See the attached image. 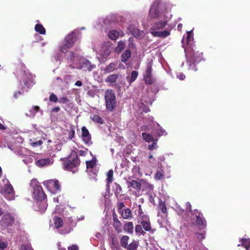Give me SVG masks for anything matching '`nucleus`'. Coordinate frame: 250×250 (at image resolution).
Returning a JSON list of instances; mask_svg holds the SVG:
<instances>
[{"label": "nucleus", "mask_w": 250, "mask_h": 250, "mask_svg": "<svg viewBox=\"0 0 250 250\" xmlns=\"http://www.w3.org/2000/svg\"><path fill=\"white\" fill-rule=\"evenodd\" d=\"M243 246L246 250H250V238H243L241 239V244H238V246Z\"/></svg>", "instance_id": "obj_28"}, {"label": "nucleus", "mask_w": 250, "mask_h": 250, "mask_svg": "<svg viewBox=\"0 0 250 250\" xmlns=\"http://www.w3.org/2000/svg\"><path fill=\"white\" fill-rule=\"evenodd\" d=\"M133 224L132 222H126L124 225V229L128 233L132 234L133 232Z\"/></svg>", "instance_id": "obj_22"}, {"label": "nucleus", "mask_w": 250, "mask_h": 250, "mask_svg": "<svg viewBox=\"0 0 250 250\" xmlns=\"http://www.w3.org/2000/svg\"><path fill=\"white\" fill-rule=\"evenodd\" d=\"M167 3L161 0H155L151 5L149 10L148 16L151 19H156L163 17L164 19L167 20L171 18L167 15Z\"/></svg>", "instance_id": "obj_2"}, {"label": "nucleus", "mask_w": 250, "mask_h": 250, "mask_svg": "<svg viewBox=\"0 0 250 250\" xmlns=\"http://www.w3.org/2000/svg\"><path fill=\"white\" fill-rule=\"evenodd\" d=\"M60 108L58 106H57V107H54L53 109H52V111L53 112H58L59 110H60Z\"/></svg>", "instance_id": "obj_63"}, {"label": "nucleus", "mask_w": 250, "mask_h": 250, "mask_svg": "<svg viewBox=\"0 0 250 250\" xmlns=\"http://www.w3.org/2000/svg\"><path fill=\"white\" fill-rule=\"evenodd\" d=\"M156 141H157V140H156V141L154 140L153 141H152V143L151 144L148 145V149L149 150H152L154 149H155L157 147V146H156Z\"/></svg>", "instance_id": "obj_44"}, {"label": "nucleus", "mask_w": 250, "mask_h": 250, "mask_svg": "<svg viewBox=\"0 0 250 250\" xmlns=\"http://www.w3.org/2000/svg\"><path fill=\"white\" fill-rule=\"evenodd\" d=\"M79 247L76 245H73L70 247H68V250H78Z\"/></svg>", "instance_id": "obj_53"}, {"label": "nucleus", "mask_w": 250, "mask_h": 250, "mask_svg": "<svg viewBox=\"0 0 250 250\" xmlns=\"http://www.w3.org/2000/svg\"><path fill=\"white\" fill-rule=\"evenodd\" d=\"M113 170L112 169L109 170L107 172L106 174L107 178L106 179L107 184L109 185L113 182Z\"/></svg>", "instance_id": "obj_32"}, {"label": "nucleus", "mask_w": 250, "mask_h": 250, "mask_svg": "<svg viewBox=\"0 0 250 250\" xmlns=\"http://www.w3.org/2000/svg\"><path fill=\"white\" fill-rule=\"evenodd\" d=\"M30 186L33 189V197L37 201L36 205L38 206V209L41 211H44L47 207V202L45 201L47 197L46 194L39 182L36 179H33L31 181Z\"/></svg>", "instance_id": "obj_1"}, {"label": "nucleus", "mask_w": 250, "mask_h": 250, "mask_svg": "<svg viewBox=\"0 0 250 250\" xmlns=\"http://www.w3.org/2000/svg\"><path fill=\"white\" fill-rule=\"evenodd\" d=\"M191 36H192V32L191 31H188L187 32V39L188 42H189L190 41Z\"/></svg>", "instance_id": "obj_58"}, {"label": "nucleus", "mask_w": 250, "mask_h": 250, "mask_svg": "<svg viewBox=\"0 0 250 250\" xmlns=\"http://www.w3.org/2000/svg\"><path fill=\"white\" fill-rule=\"evenodd\" d=\"M21 250H33L29 247H27V246H23V248Z\"/></svg>", "instance_id": "obj_64"}, {"label": "nucleus", "mask_w": 250, "mask_h": 250, "mask_svg": "<svg viewBox=\"0 0 250 250\" xmlns=\"http://www.w3.org/2000/svg\"><path fill=\"white\" fill-rule=\"evenodd\" d=\"M138 76V72L136 70H134L131 72L130 76H128L126 77V79L128 83H129V84H131L132 82H134L136 80Z\"/></svg>", "instance_id": "obj_25"}, {"label": "nucleus", "mask_w": 250, "mask_h": 250, "mask_svg": "<svg viewBox=\"0 0 250 250\" xmlns=\"http://www.w3.org/2000/svg\"><path fill=\"white\" fill-rule=\"evenodd\" d=\"M120 212L122 217L124 219L130 220L132 218V212L129 208L122 209Z\"/></svg>", "instance_id": "obj_20"}, {"label": "nucleus", "mask_w": 250, "mask_h": 250, "mask_svg": "<svg viewBox=\"0 0 250 250\" xmlns=\"http://www.w3.org/2000/svg\"><path fill=\"white\" fill-rule=\"evenodd\" d=\"M163 177V175L160 171H157L155 174V179L156 180H160Z\"/></svg>", "instance_id": "obj_49"}, {"label": "nucleus", "mask_w": 250, "mask_h": 250, "mask_svg": "<svg viewBox=\"0 0 250 250\" xmlns=\"http://www.w3.org/2000/svg\"><path fill=\"white\" fill-rule=\"evenodd\" d=\"M54 224L55 227L58 229L62 226L63 222L60 217H55L54 218Z\"/></svg>", "instance_id": "obj_35"}, {"label": "nucleus", "mask_w": 250, "mask_h": 250, "mask_svg": "<svg viewBox=\"0 0 250 250\" xmlns=\"http://www.w3.org/2000/svg\"><path fill=\"white\" fill-rule=\"evenodd\" d=\"M96 158H94L90 161H86V168H93L94 167L96 166Z\"/></svg>", "instance_id": "obj_37"}, {"label": "nucleus", "mask_w": 250, "mask_h": 250, "mask_svg": "<svg viewBox=\"0 0 250 250\" xmlns=\"http://www.w3.org/2000/svg\"><path fill=\"white\" fill-rule=\"evenodd\" d=\"M35 30L42 35H44L46 33L45 29L41 24H36L35 26Z\"/></svg>", "instance_id": "obj_30"}, {"label": "nucleus", "mask_w": 250, "mask_h": 250, "mask_svg": "<svg viewBox=\"0 0 250 250\" xmlns=\"http://www.w3.org/2000/svg\"><path fill=\"white\" fill-rule=\"evenodd\" d=\"M71 47L72 46L67 44L66 42H64V43L60 46V50L62 52L65 53L67 52L69 49H70Z\"/></svg>", "instance_id": "obj_39"}, {"label": "nucleus", "mask_w": 250, "mask_h": 250, "mask_svg": "<svg viewBox=\"0 0 250 250\" xmlns=\"http://www.w3.org/2000/svg\"><path fill=\"white\" fill-rule=\"evenodd\" d=\"M13 188L11 184L5 185L0 191L1 194L5 197L13 194Z\"/></svg>", "instance_id": "obj_16"}, {"label": "nucleus", "mask_w": 250, "mask_h": 250, "mask_svg": "<svg viewBox=\"0 0 250 250\" xmlns=\"http://www.w3.org/2000/svg\"><path fill=\"white\" fill-rule=\"evenodd\" d=\"M177 77L178 78H179L181 80H183L186 78L185 75L184 74L182 73H179V74H177Z\"/></svg>", "instance_id": "obj_54"}, {"label": "nucleus", "mask_w": 250, "mask_h": 250, "mask_svg": "<svg viewBox=\"0 0 250 250\" xmlns=\"http://www.w3.org/2000/svg\"><path fill=\"white\" fill-rule=\"evenodd\" d=\"M139 246V242L136 240H133L131 243L127 246L125 249L127 250H136Z\"/></svg>", "instance_id": "obj_29"}, {"label": "nucleus", "mask_w": 250, "mask_h": 250, "mask_svg": "<svg viewBox=\"0 0 250 250\" xmlns=\"http://www.w3.org/2000/svg\"><path fill=\"white\" fill-rule=\"evenodd\" d=\"M143 212L139 211V215L141 217L142 221L140 222V224L143 229L146 231H150L151 229V225L150 223L149 219L148 216L143 215Z\"/></svg>", "instance_id": "obj_11"}, {"label": "nucleus", "mask_w": 250, "mask_h": 250, "mask_svg": "<svg viewBox=\"0 0 250 250\" xmlns=\"http://www.w3.org/2000/svg\"><path fill=\"white\" fill-rule=\"evenodd\" d=\"M187 62L189 66V69L197 70L195 67V63L200 62L203 58V53L195 51L192 48H188L186 50Z\"/></svg>", "instance_id": "obj_3"}, {"label": "nucleus", "mask_w": 250, "mask_h": 250, "mask_svg": "<svg viewBox=\"0 0 250 250\" xmlns=\"http://www.w3.org/2000/svg\"><path fill=\"white\" fill-rule=\"evenodd\" d=\"M167 23V21H160L159 22H156L153 23L152 25L150 30L151 34L154 37H157L160 38H165L170 34V30H164L162 31H159L160 29L164 28Z\"/></svg>", "instance_id": "obj_5"}, {"label": "nucleus", "mask_w": 250, "mask_h": 250, "mask_svg": "<svg viewBox=\"0 0 250 250\" xmlns=\"http://www.w3.org/2000/svg\"><path fill=\"white\" fill-rule=\"evenodd\" d=\"M135 232L138 234L144 235L145 232L143 230L141 225H137L135 227Z\"/></svg>", "instance_id": "obj_40"}, {"label": "nucleus", "mask_w": 250, "mask_h": 250, "mask_svg": "<svg viewBox=\"0 0 250 250\" xmlns=\"http://www.w3.org/2000/svg\"><path fill=\"white\" fill-rule=\"evenodd\" d=\"M81 67L85 71H91L95 68L96 65L92 64L88 60L85 59L81 62Z\"/></svg>", "instance_id": "obj_15"}, {"label": "nucleus", "mask_w": 250, "mask_h": 250, "mask_svg": "<svg viewBox=\"0 0 250 250\" xmlns=\"http://www.w3.org/2000/svg\"><path fill=\"white\" fill-rule=\"evenodd\" d=\"M75 132V131L74 129L73 128H71L70 130V131H69V134H68L69 139H72L74 137Z\"/></svg>", "instance_id": "obj_47"}, {"label": "nucleus", "mask_w": 250, "mask_h": 250, "mask_svg": "<svg viewBox=\"0 0 250 250\" xmlns=\"http://www.w3.org/2000/svg\"><path fill=\"white\" fill-rule=\"evenodd\" d=\"M43 144V142L40 140L39 141L35 140V139H31L30 140V145L33 147H36L37 146H41Z\"/></svg>", "instance_id": "obj_36"}, {"label": "nucleus", "mask_w": 250, "mask_h": 250, "mask_svg": "<svg viewBox=\"0 0 250 250\" xmlns=\"http://www.w3.org/2000/svg\"><path fill=\"white\" fill-rule=\"evenodd\" d=\"M158 209L163 213H166L167 212V208L166 206V204L162 200H159L158 204Z\"/></svg>", "instance_id": "obj_31"}, {"label": "nucleus", "mask_w": 250, "mask_h": 250, "mask_svg": "<svg viewBox=\"0 0 250 250\" xmlns=\"http://www.w3.org/2000/svg\"><path fill=\"white\" fill-rule=\"evenodd\" d=\"M131 51L128 49H126L121 56L122 62L125 63L131 57Z\"/></svg>", "instance_id": "obj_23"}, {"label": "nucleus", "mask_w": 250, "mask_h": 250, "mask_svg": "<svg viewBox=\"0 0 250 250\" xmlns=\"http://www.w3.org/2000/svg\"><path fill=\"white\" fill-rule=\"evenodd\" d=\"M142 182L145 183V188L148 191H152L153 189L154 186L148 182H146L144 180H142Z\"/></svg>", "instance_id": "obj_41"}, {"label": "nucleus", "mask_w": 250, "mask_h": 250, "mask_svg": "<svg viewBox=\"0 0 250 250\" xmlns=\"http://www.w3.org/2000/svg\"><path fill=\"white\" fill-rule=\"evenodd\" d=\"M43 184L46 186L48 190L53 194H57L61 192V185L57 180H49L43 182Z\"/></svg>", "instance_id": "obj_7"}, {"label": "nucleus", "mask_w": 250, "mask_h": 250, "mask_svg": "<svg viewBox=\"0 0 250 250\" xmlns=\"http://www.w3.org/2000/svg\"><path fill=\"white\" fill-rule=\"evenodd\" d=\"M111 241L110 245H113L115 244H119L117 240V237L115 234H112L111 236Z\"/></svg>", "instance_id": "obj_43"}, {"label": "nucleus", "mask_w": 250, "mask_h": 250, "mask_svg": "<svg viewBox=\"0 0 250 250\" xmlns=\"http://www.w3.org/2000/svg\"><path fill=\"white\" fill-rule=\"evenodd\" d=\"M129 239V236L127 235H123L120 239L121 246L123 248H126L128 245V241Z\"/></svg>", "instance_id": "obj_27"}, {"label": "nucleus", "mask_w": 250, "mask_h": 250, "mask_svg": "<svg viewBox=\"0 0 250 250\" xmlns=\"http://www.w3.org/2000/svg\"><path fill=\"white\" fill-rule=\"evenodd\" d=\"M104 100L107 110L113 112L116 106V96L113 90L108 89L105 90Z\"/></svg>", "instance_id": "obj_6"}, {"label": "nucleus", "mask_w": 250, "mask_h": 250, "mask_svg": "<svg viewBox=\"0 0 250 250\" xmlns=\"http://www.w3.org/2000/svg\"><path fill=\"white\" fill-rule=\"evenodd\" d=\"M14 222V217L10 213H6L2 216L0 225L4 228H7L12 226Z\"/></svg>", "instance_id": "obj_9"}, {"label": "nucleus", "mask_w": 250, "mask_h": 250, "mask_svg": "<svg viewBox=\"0 0 250 250\" xmlns=\"http://www.w3.org/2000/svg\"><path fill=\"white\" fill-rule=\"evenodd\" d=\"M79 154L80 156H85V154H86V151L81 150H79Z\"/></svg>", "instance_id": "obj_60"}, {"label": "nucleus", "mask_w": 250, "mask_h": 250, "mask_svg": "<svg viewBox=\"0 0 250 250\" xmlns=\"http://www.w3.org/2000/svg\"><path fill=\"white\" fill-rule=\"evenodd\" d=\"M80 164V160L76 153L71 154L63 163V168L65 170L71 171L75 173L78 171Z\"/></svg>", "instance_id": "obj_4"}, {"label": "nucleus", "mask_w": 250, "mask_h": 250, "mask_svg": "<svg viewBox=\"0 0 250 250\" xmlns=\"http://www.w3.org/2000/svg\"><path fill=\"white\" fill-rule=\"evenodd\" d=\"M26 115L27 116L33 118L36 115V112H35L33 109L29 110L28 112L26 113Z\"/></svg>", "instance_id": "obj_46"}, {"label": "nucleus", "mask_w": 250, "mask_h": 250, "mask_svg": "<svg viewBox=\"0 0 250 250\" xmlns=\"http://www.w3.org/2000/svg\"><path fill=\"white\" fill-rule=\"evenodd\" d=\"M157 133L159 135H165L167 134L166 131L162 129H157Z\"/></svg>", "instance_id": "obj_52"}, {"label": "nucleus", "mask_w": 250, "mask_h": 250, "mask_svg": "<svg viewBox=\"0 0 250 250\" xmlns=\"http://www.w3.org/2000/svg\"><path fill=\"white\" fill-rule=\"evenodd\" d=\"M127 184L128 188L132 187L134 189H135L137 191H139L141 188V184L140 182L135 180H131L130 181H127Z\"/></svg>", "instance_id": "obj_19"}, {"label": "nucleus", "mask_w": 250, "mask_h": 250, "mask_svg": "<svg viewBox=\"0 0 250 250\" xmlns=\"http://www.w3.org/2000/svg\"><path fill=\"white\" fill-rule=\"evenodd\" d=\"M40 108L39 106L35 105L33 107V110L36 112V114L40 110Z\"/></svg>", "instance_id": "obj_59"}, {"label": "nucleus", "mask_w": 250, "mask_h": 250, "mask_svg": "<svg viewBox=\"0 0 250 250\" xmlns=\"http://www.w3.org/2000/svg\"><path fill=\"white\" fill-rule=\"evenodd\" d=\"M21 94V92L20 91H16L14 94V96L15 98H17L19 97L20 95Z\"/></svg>", "instance_id": "obj_61"}, {"label": "nucleus", "mask_w": 250, "mask_h": 250, "mask_svg": "<svg viewBox=\"0 0 250 250\" xmlns=\"http://www.w3.org/2000/svg\"><path fill=\"white\" fill-rule=\"evenodd\" d=\"M192 215H195L196 217V222L197 224L203 228L206 227L207 222L203 217V214L201 213L198 210L194 209L191 213Z\"/></svg>", "instance_id": "obj_10"}, {"label": "nucleus", "mask_w": 250, "mask_h": 250, "mask_svg": "<svg viewBox=\"0 0 250 250\" xmlns=\"http://www.w3.org/2000/svg\"><path fill=\"white\" fill-rule=\"evenodd\" d=\"M7 246V243L6 242H0V249L3 250Z\"/></svg>", "instance_id": "obj_55"}, {"label": "nucleus", "mask_w": 250, "mask_h": 250, "mask_svg": "<svg viewBox=\"0 0 250 250\" xmlns=\"http://www.w3.org/2000/svg\"><path fill=\"white\" fill-rule=\"evenodd\" d=\"M77 38V33L73 31L65 37L64 42L72 47L76 41Z\"/></svg>", "instance_id": "obj_14"}, {"label": "nucleus", "mask_w": 250, "mask_h": 250, "mask_svg": "<svg viewBox=\"0 0 250 250\" xmlns=\"http://www.w3.org/2000/svg\"><path fill=\"white\" fill-rule=\"evenodd\" d=\"M175 210L179 213V214H182L184 212V209L181 208H180L176 207V208H175Z\"/></svg>", "instance_id": "obj_57"}, {"label": "nucleus", "mask_w": 250, "mask_h": 250, "mask_svg": "<svg viewBox=\"0 0 250 250\" xmlns=\"http://www.w3.org/2000/svg\"><path fill=\"white\" fill-rule=\"evenodd\" d=\"M68 101V99L66 97H61V98H60V100H59V102L61 103H62V104L66 103Z\"/></svg>", "instance_id": "obj_51"}, {"label": "nucleus", "mask_w": 250, "mask_h": 250, "mask_svg": "<svg viewBox=\"0 0 250 250\" xmlns=\"http://www.w3.org/2000/svg\"><path fill=\"white\" fill-rule=\"evenodd\" d=\"M113 226L117 232L120 233L122 231V224L115 212L113 213Z\"/></svg>", "instance_id": "obj_13"}, {"label": "nucleus", "mask_w": 250, "mask_h": 250, "mask_svg": "<svg viewBox=\"0 0 250 250\" xmlns=\"http://www.w3.org/2000/svg\"><path fill=\"white\" fill-rule=\"evenodd\" d=\"M142 135L143 139L147 143L154 141V138L150 134L143 132Z\"/></svg>", "instance_id": "obj_34"}, {"label": "nucleus", "mask_w": 250, "mask_h": 250, "mask_svg": "<svg viewBox=\"0 0 250 250\" xmlns=\"http://www.w3.org/2000/svg\"><path fill=\"white\" fill-rule=\"evenodd\" d=\"M91 119L93 122L97 123L103 124L104 123L103 119L98 115H94Z\"/></svg>", "instance_id": "obj_38"}, {"label": "nucleus", "mask_w": 250, "mask_h": 250, "mask_svg": "<svg viewBox=\"0 0 250 250\" xmlns=\"http://www.w3.org/2000/svg\"><path fill=\"white\" fill-rule=\"evenodd\" d=\"M49 99L50 102L54 103H56L58 101L57 96L53 93L50 94Z\"/></svg>", "instance_id": "obj_42"}, {"label": "nucleus", "mask_w": 250, "mask_h": 250, "mask_svg": "<svg viewBox=\"0 0 250 250\" xmlns=\"http://www.w3.org/2000/svg\"><path fill=\"white\" fill-rule=\"evenodd\" d=\"M108 35L111 40L116 41L119 36V32L116 30H111L109 31Z\"/></svg>", "instance_id": "obj_26"}, {"label": "nucleus", "mask_w": 250, "mask_h": 250, "mask_svg": "<svg viewBox=\"0 0 250 250\" xmlns=\"http://www.w3.org/2000/svg\"><path fill=\"white\" fill-rule=\"evenodd\" d=\"M68 58L72 61H73L74 59V58H75V54L72 51H71L70 53H69V56H68Z\"/></svg>", "instance_id": "obj_56"}, {"label": "nucleus", "mask_w": 250, "mask_h": 250, "mask_svg": "<svg viewBox=\"0 0 250 250\" xmlns=\"http://www.w3.org/2000/svg\"><path fill=\"white\" fill-rule=\"evenodd\" d=\"M127 29L130 33L133 35L134 37H140L142 34L141 31L135 28L133 25H130L127 28Z\"/></svg>", "instance_id": "obj_18"}, {"label": "nucleus", "mask_w": 250, "mask_h": 250, "mask_svg": "<svg viewBox=\"0 0 250 250\" xmlns=\"http://www.w3.org/2000/svg\"><path fill=\"white\" fill-rule=\"evenodd\" d=\"M125 46V42L120 41L118 42L117 46L115 48V51L117 52H121L124 49Z\"/></svg>", "instance_id": "obj_33"}, {"label": "nucleus", "mask_w": 250, "mask_h": 250, "mask_svg": "<svg viewBox=\"0 0 250 250\" xmlns=\"http://www.w3.org/2000/svg\"><path fill=\"white\" fill-rule=\"evenodd\" d=\"M152 63L149 62L147 64L146 69L144 75V81L147 85H151L155 82V79L152 74Z\"/></svg>", "instance_id": "obj_8"}, {"label": "nucleus", "mask_w": 250, "mask_h": 250, "mask_svg": "<svg viewBox=\"0 0 250 250\" xmlns=\"http://www.w3.org/2000/svg\"><path fill=\"white\" fill-rule=\"evenodd\" d=\"M118 68V62H114L108 64L104 69V73H110L115 70H117Z\"/></svg>", "instance_id": "obj_17"}, {"label": "nucleus", "mask_w": 250, "mask_h": 250, "mask_svg": "<svg viewBox=\"0 0 250 250\" xmlns=\"http://www.w3.org/2000/svg\"><path fill=\"white\" fill-rule=\"evenodd\" d=\"M51 159L49 158L41 159L38 160L36 162V165L39 167H42L47 165H49L51 164Z\"/></svg>", "instance_id": "obj_21"}, {"label": "nucleus", "mask_w": 250, "mask_h": 250, "mask_svg": "<svg viewBox=\"0 0 250 250\" xmlns=\"http://www.w3.org/2000/svg\"><path fill=\"white\" fill-rule=\"evenodd\" d=\"M75 85L77 86H81L82 85V83L80 81H77L76 82Z\"/></svg>", "instance_id": "obj_62"}, {"label": "nucleus", "mask_w": 250, "mask_h": 250, "mask_svg": "<svg viewBox=\"0 0 250 250\" xmlns=\"http://www.w3.org/2000/svg\"><path fill=\"white\" fill-rule=\"evenodd\" d=\"M125 207V204L124 202H120L118 203L117 208L118 212H121L122 211V208Z\"/></svg>", "instance_id": "obj_50"}, {"label": "nucleus", "mask_w": 250, "mask_h": 250, "mask_svg": "<svg viewBox=\"0 0 250 250\" xmlns=\"http://www.w3.org/2000/svg\"><path fill=\"white\" fill-rule=\"evenodd\" d=\"M115 185L116 186L115 194L116 195L117 194H119L120 192H122V188L119 184H118L116 183L115 184Z\"/></svg>", "instance_id": "obj_45"}, {"label": "nucleus", "mask_w": 250, "mask_h": 250, "mask_svg": "<svg viewBox=\"0 0 250 250\" xmlns=\"http://www.w3.org/2000/svg\"><path fill=\"white\" fill-rule=\"evenodd\" d=\"M82 137L84 143L88 146L92 145L91 135L88 129L85 126L82 128Z\"/></svg>", "instance_id": "obj_12"}, {"label": "nucleus", "mask_w": 250, "mask_h": 250, "mask_svg": "<svg viewBox=\"0 0 250 250\" xmlns=\"http://www.w3.org/2000/svg\"><path fill=\"white\" fill-rule=\"evenodd\" d=\"M119 78L118 74H111L109 75L105 80V82L109 83L111 84L116 83Z\"/></svg>", "instance_id": "obj_24"}, {"label": "nucleus", "mask_w": 250, "mask_h": 250, "mask_svg": "<svg viewBox=\"0 0 250 250\" xmlns=\"http://www.w3.org/2000/svg\"><path fill=\"white\" fill-rule=\"evenodd\" d=\"M110 247L112 250H120V247L119 244L110 245Z\"/></svg>", "instance_id": "obj_48"}]
</instances>
